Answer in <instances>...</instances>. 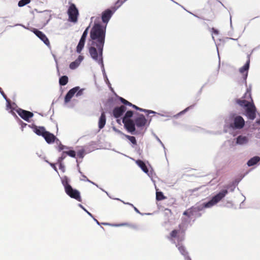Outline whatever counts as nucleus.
<instances>
[{"label":"nucleus","mask_w":260,"mask_h":260,"mask_svg":"<svg viewBox=\"0 0 260 260\" xmlns=\"http://www.w3.org/2000/svg\"><path fill=\"white\" fill-rule=\"evenodd\" d=\"M212 30H213V32L215 34H218V31L216 29H215L214 28H212Z\"/></svg>","instance_id":"nucleus-45"},{"label":"nucleus","mask_w":260,"mask_h":260,"mask_svg":"<svg viewBox=\"0 0 260 260\" xmlns=\"http://www.w3.org/2000/svg\"><path fill=\"white\" fill-rule=\"evenodd\" d=\"M67 155L66 151H63L62 153L61 156L58 158L57 162H62L63 159L66 157Z\"/></svg>","instance_id":"nucleus-32"},{"label":"nucleus","mask_w":260,"mask_h":260,"mask_svg":"<svg viewBox=\"0 0 260 260\" xmlns=\"http://www.w3.org/2000/svg\"><path fill=\"white\" fill-rule=\"evenodd\" d=\"M236 102L240 106L245 108L246 115L248 119L253 120L255 118L256 109L250 91L247 90L242 99H237Z\"/></svg>","instance_id":"nucleus-2"},{"label":"nucleus","mask_w":260,"mask_h":260,"mask_svg":"<svg viewBox=\"0 0 260 260\" xmlns=\"http://www.w3.org/2000/svg\"><path fill=\"white\" fill-rule=\"evenodd\" d=\"M62 184L64 188L66 193L71 198L74 199L79 202H82L80 192L77 189H73L67 180L62 181Z\"/></svg>","instance_id":"nucleus-4"},{"label":"nucleus","mask_w":260,"mask_h":260,"mask_svg":"<svg viewBox=\"0 0 260 260\" xmlns=\"http://www.w3.org/2000/svg\"><path fill=\"white\" fill-rule=\"evenodd\" d=\"M68 77L67 76H63L59 78V83L60 85L64 86L68 83Z\"/></svg>","instance_id":"nucleus-26"},{"label":"nucleus","mask_w":260,"mask_h":260,"mask_svg":"<svg viewBox=\"0 0 260 260\" xmlns=\"http://www.w3.org/2000/svg\"><path fill=\"white\" fill-rule=\"evenodd\" d=\"M33 131L35 133H36L38 136H41L42 137L44 136L46 131L45 128L43 126H34L33 127Z\"/></svg>","instance_id":"nucleus-22"},{"label":"nucleus","mask_w":260,"mask_h":260,"mask_svg":"<svg viewBox=\"0 0 260 260\" xmlns=\"http://www.w3.org/2000/svg\"><path fill=\"white\" fill-rule=\"evenodd\" d=\"M127 103H126V104L125 105L126 106H128L132 107V105H133V104H132L131 103L129 102L128 101H127Z\"/></svg>","instance_id":"nucleus-46"},{"label":"nucleus","mask_w":260,"mask_h":260,"mask_svg":"<svg viewBox=\"0 0 260 260\" xmlns=\"http://www.w3.org/2000/svg\"><path fill=\"white\" fill-rule=\"evenodd\" d=\"M79 87H75L70 89L64 98L65 103H68L71 101V99L73 98L76 92H77V91L79 90Z\"/></svg>","instance_id":"nucleus-17"},{"label":"nucleus","mask_w":260,"mask_h":260,"mask_svg":"<svg viewBox=\"0 0 260 260\" xmlns=\"http://www.w3.org/2000/svg\"><path fill=\"white\" fill-rule=\"evenodd\" d=\"M256 123H257V124H260V120H257L256 121Z\"/></svg>","instance_id":"nucleus-48"},{"label":"nucleus","mask_w":260,"mask_h":260,"mask_svg":"<svg viewBox=\"0 0 260 260\" xmlns=\"http://www.w3.org/2000/svg\"><path fill=\"white\" fill-rule=\"evenodd\" d=\"M119 100L120 101V102L123 104L124 105H125L126 104V103H127V101L125 99H123V98L122 97H120L119 98Z\"/></svg>","instance_id":"nucleus-39"},{"label":"nucleus","mask_w":260,"mask_h":260,"mask_svg":"<svg viewBox=\"0 0 260 260\" xmlns=\"http://www.w3.org/2000/svg\"><path fill=\"white\" fill-rule=\"evenodd\" d=\"M106 29V25L103 26L100 24L95 23L90 32V37L92 40L91 45L96 46V47L100 50L101 55L105 44Z\"/></svg>","instance_id":"nucleus-1"},{"label":"nucleus","mask_w":260,"mask_h":260,"mask_svg":"<svg viewBox=\"0 0 260 260\" xmlns=\"http://www.w3.org/2000/svg\"><path fill=\"white\" fill-rule=\"evenodd\" d=\"M166 199L163 193L161 191H157L156 193V199L157 201H161Z\"/></svg>","instance_id":"nucleus-29"},{"label":"nucleus","mask_w":260,"mask_h":260,"mask_svg":"<svg viewBox=\"0 0 260 260\" xmlns=\"http://www.w3.org/2000/svg\"><path fill=\"white\" fill-rule=\"evenodd\" d=\"M125 137L131 141L132 143L135 145L137 144V141L135 137L128 135H125Z\"/></svg>","instance_id":"nucleus-31"},{"label":"nucleus","mask_w":260,"mask_h":260,"mask_svg":"<svg viewBox=\"0 0 260 260\" xmlns=\"http://www.w3.org/2000/svg\"><path fill=\"white\" fill-rule=\"evenodd\" d=\"M80 95V93H79V92H78L77 94V95Z\"/></svg>","instance_id":"nucleus-52"},{"label":"nucleus","mask_w":260,"mask_h":260,"mask_svg":"<svg viewBox=\"0 0 260 260\" xmlns=\"http://www.w3.org/2000/svg\"><path fill=\"white\" fill-rule=\"evenodd\" d=\"M138 110L140 111H142V112H148V113H154L152 111L147 110H145V109H143L140 108L139 107V109H138Z\"/></svg>","instance_id":"nucleus-37"},{"label":"nucleus","mask_w":260,"mask_h":260,"mask_svg":"<svg viewBox=\"0 0 260 260\" xmlns=\"http://www.w3.org/2000/svg\"><path fill=\"white\" fill-rule=\"evenodd\" d=\"M89 27H87L85 30L84 31L81 38L79 41V42L76 48V51L78 53H80L82 50L83 49L84 44L86 38L87 37V34H88V30Z\"/></svg>","instance_id":"nucleus-10"},{"label":"nucleus","mask_w":260,"mask_h":260,"mask_svg":"<svg viewBox=\"0 0 260 260\" xmlns=\"http://www.w3.org/2000/svg\"><path fill=\"white\" fill-rule=\"evenodd\" d=\"M119 100L120 101V102L123 104L124 105H125L126 104V103H127V101L125 99H123V98L122 97H120L119 98Z\"/></svg>","instance_id":"nucleus-38"},{"label":"nucleus","mask_w":260,"mask_h":260,"mask_svg":"<svg viewBox=\"0 0 260 260\" xmlns=\"http://www.w3.org/2000/svg\"><path fill=\"white\" fill-rule=\"evenodd\" d=\"M132 107H133L134 108H135V109H136L137 110H138V109H139V107L135 105H132Z\"/></svg>","instance_id":"nucleus-47"},{"label":"nucleus","mask_w":260,"mask_h":260,"mask_svg":"<svg viewBox=\"0 0 260 260\" xmlns=\"http://www.w3.org/2000/svg\"><path fill=\"white\" fill-rule=\"evenodd\" d=\"M177 246L178 247V249L179 250L180 252L183 256H185L186 255H187V254H188L184 246H183L182 245H177Z\"/></svg>","instance_id":"nucleus-28"},{"label":"nucleus","mask_w":260,"mask_h":260,"mask_svg":"<svg viewBox=\"0 0 260 260\" xmlns=\"http://www.w3.org/2000/svg\"><path fill=\"white\" fill-rule=\"evenodd\" d=\"M182 225L181 224L179 225V230L175 229L173 230L170 234V237L169 239L170 240H173L174 238H179V234H184L185 231L184 230L181 229Z\"/></svg>","instance_id":"nucleus-15"},{"label":"nucleus","mask_w":260,"mask_h":260,"mask_svg":"<svg viewBox=\"0 0 260 260\" xmlns=\"http://www.w3.org/2000/svg\"><path fill=\"white\" fill-rule=\"evenodd\" d=\"M30 0H20L18 3V6L19 7H22L25 6L27 4L30 3Z\"/></svg>","instance_id":"nucleus-30"},{"label":"nucleus","mask_w":260,"mask_h":260,"mask_svg":"<svg viewBox=\"0 0 260 260\" xmlns=\"http://www.w3.org/2000/svg\"><path fill=\"white\" fill-rule=\"evenodd\" d=\"M64 149H68V147L66 146L63 145L61 144H60L58 147V150L59 151H61V150Z\"/></svg>","instance_id":"nucleus-34"},{"label":"nucleus","mask_w":260,"mask_h":260,"mask_svg":"<svg viewBox=\"0 0 260 260\" xmlns=\"http://www.w3.org/2000/svg\"><path fill=\"white\" fill-rule=\"evenodd\" d=\"M209 7L212 11H215L221 5V3L217 0H209L208 2Z\"/></svg>","instance_id":"nucleus-19"},{"label":"nucleus","mask_w":260,"mask_h":260,"mask_svg":"<svg viewBox=\"0 0 260 260\" xmlns=\"http://www.w3.org/2000/svg\"><path fill=\"white\" fill-rule=\"evenodd\" d=\"M125 224H126L125 223L122 224V225H125Z\"/></svg>","instance_id":"nucleus-54"},{"label":"nucleus","mask_w":260,"mask_h":260,"mask_svg":"<svg viewBox=\"0 0 260 260\" xmlns=\"http://www.w3.org/2000/svg\"><path fill=\"white\" fill-rule=\"evenodd\" d=\"M84 150H80L77 152V156L80 158H83L84 156Z\"/></svg>","instance_id":"nucleus-36"},{"label":"nucleus","mask_w":260,"mask_h":260,"mask_svg":"<svg viewBox=\"0 0 260 260\" xmlns=\"http://www.w3.org/2000/svg\"><path fill=\"white\" fill-rule=\"evenodd\" d=\"M248 142V139L245 136H239L237 138V143L239 144H244Z\"/></svg>","instance_id":"nucleus-25"},{"label":"nucleus","mask_w":260,"mask_h":260,"mask_svg":"<svg viewBox=\"0 0 260 260\" xmlns=\"http://www.w3.org/2000/svg\"><path fill=\"white\" fill-rule=\"evenodd\" d=\"M250 62V55H248L246 63L239 70L240 73L242 74L243 80L245 83L248 76V70L249 68Z\"/></svg>","instance_id":"nucleus-9"},{"label":"nucleus","mask_w":260,"mask_h":260,"mask_svg":"<svg viewBox=\"0 0 260 260\" xmlns=\"http://www.w3.org/2000/svg\"><path fill=\"white\" fill-rule=\"evenodd\" d=\"M193 209H194L193 207H191V208L187 209V210L183 212V215H185L188 217H190L191 216L193 215V212H194Z\"/></svg>","instance_id":"nucleus-27"},{"label":"nucleus","mask_w":260,"mask_h":260,"mask_svg":"<svg viewBox=\"0 0 260 260\" xmlns=\"http://www.w3.org/2000/svg\"><path fill=\"white\" fill-rule=\"evenodd\" d=\"M68 14L70 21L74 23L77 22L79 12L75 4L70 5L68 10Z\"/></svg>","instance_id":"nucleus-7"},{"label":"nucleus","mask_w":260,"mask_h":260,"mask_svg":"<svg viewBox=\"0 0 260 260\" xmlns=\"http://www.w3.org/2000/svg\"><path fill=\"white\" fill-rule=\"evenodd\" d=\"M136 163L145 173L148 172V169L143 161L138 159L136 161Z\"/></svg>","instance_id":"nucleus-23"},{"label":"nucleus","mask_w":260,"mask_h":260,"mask_svg":"<svg viewBox=\"0 0 260 260\" xmlns=\"http://www.w3.org/2000/svg\"><path fill=\"white\" fill-rule=\"evenodd\" d=\"M67 154L72 157L76 156V152L74 150H69L66 151Z\"/></svg>","instance_id":"nucleus-33"},{"label":"nucleus","mask_w":260,"mask_h":260,"mask_svg":"<svg viewBox=\"0 0 260 260\" xmlns=\"http://www.w3.org/2000/svg\"><path fill=\"white\" fill-rule=\"evenodd\" d=\"M26 123H23V125H22V126H26Z\"/></svg>","instance_id":"nucleus-51"},{"label":"nucleus","mask_w":260,"mask_h":260,"mask_svg":"<svg viewBox=\"0 0 260 260\" xmlns=\"http://www.w3.org/2000/svg\"><path fill=\"white\" fill-rule=\"evenodd\" d=\"M260 160V158L258 156H254L249 160L247 163V165L249 167L255 165Z\"/></svg>","instance_id":"nucleus-24"},{"label":"nucleus","mask_w":260,"mask_h":260,"mask_svg":"<svg viewBox=\"0 0 260 260\" xmlns=\"http://www.w3.org/2000/svg\"><path fill=\"white\" fill-rule=\"evenodd\" d=\"M185 260H191L190 257L188 255V254L185 256H184Z\"/></svg>","instance_id":"nucleus-43"},{"label":"nucleus","mask_w":260,"mask_h":260,"mask_svg":"<svg viewBox=\"0 0 260 260\" xmlns=\"http://www.w3.org/2000/svg\"><path fill=\"white\" fill-rule=\"evenodd\" d=\"M96 46L92 45L91 47L89 48V53L90 54L91 58L97 61L99 64H103V51H102V54L101 55V53L100 50L99 49H96L95 48Z\"/></svg>","instance_id":"nucleus-5"},{"label":"nucleus","mask_w":260,"mask_h":260,"mask_svg":"<svg viewBox=\"0 0 260 260\" xmlns=\"http://www.w3.org/2000/svg\"><path fill=\"white\" fill-rule=\"evenodd\" d=\"M18 114L24 120L29 122V118H32L34 114L29 111L19 109L17 110Z\"/></svg>","instance_id":"nucleus-11"},{"label":"nucleus","mask_w":260,"mask_h":260,"mask_svg":"<svg viewBox=\"0 0 260 260\" xmlns=\"http://www.w3.org/2000/svg\"><path fill=\"white\" fill-rule=\"evenodd\" d=\"M84 57L82 55H79L78 58L74 61L72 62L70 64V68L72 70L76 69L80 64L81 61L83 60Z\"/></svg>","instance_id":"nucleus-20"},{"label":"nucleus","mask_w":260,"mask_h":260,"mask_svg":"<svg viewBox=\"0 0 260 260\" xmlns=\"http://www.w3.org/2000/svg\"><path fill=\"white\" fill-rule=\"evenodd\" d=\"M245 125V121L241 116H237L234 119L233 123L230 124V126L234 129H241Z\"/></svg>","instance_id":"nucleus-8"},{"label":"nucleus","mask_w":260,"mask_h":260,"mask_svg":"<svg viewBox=\"0 0 260 260\" xmlns=\"http://www.w3.org/2000/svg\"><path fill=\"white\" fill-rule=\"evenodd\" d=\"M59 164V169L62 170L63 172H64L65 170V167L64 165L62 164V162H57Z\"/></svg>","instance_id":"nucleus-35"},{"label":"nucleus","mask_w":260,"mask_h":260,"mask_svg":"<svg viewBox=\"0 0 260 260\" xmlns=\"http://www.w3.org/2000/svg\"><path fill=\"white\" fill-rule=\"evenodd\" d=\"M116 9L113 8V10L110 9H107L104 11L102 14V19L104 23H107L109 21L110 19L112 17V15L115 11Z\"/></svg>","instance_id":"nucleus-12"},{"label":"nucleus","mask_w":260,"mask_h":260,"mask_svg":"<svg viewBox=\"0 0 260 260\" xmlns=\"http://www.w3.org/2000/svg\"><path fill=\"white\" fill-rule=\"evenodd\" d=\"M1 93L2 94V95L3 96V97L6 100V101L8 102H10V100L9 99H7V97L6 96V95L5 94L4 92L3 91V90L2 89V90H1L0 91Z\"/></svg>","instance_id":"nucleus-40"},{"label":"nucleus","mask_w":260,"mask_h":260,"mask_svg":"<svg viewBox=\"0 0 260 260\" xmlns=\"http://www.w3.org/2000/svg\"><path fill=\"white\" fill-rule=\"evenodd\" d=\"M33 32L34 34L38 37L47 46L50 45V42L47 38V37L46 36V35L43 33L42 31L37 29H34L33 30Z\"/></svg>","instance_id":"nucleus-16"},{"label":"nucleus","mask_w":260,"mask_h":260,"mask_svg":"<svg viewBox=\"0 0 260 260\" xmlns=\"http://www.w3.org/2000/svg\"><path fill=\"white\" fill-rule=\"evenodd\" d=\"M227 193L228 190L226 189L221 190L216 195L214 196L210 201L204 204V207L209 208L212 207L222 199Z\"/></svg>","instance_id":"nucleus-6"},{"label":"nucleus","mask_w":260,"mask_h":260,"mask_svg":"<svg viewBox=\"0 0 260 260\" xmlns=\"http://www.w3.org/2000/svg\"><path fill=\"white\" fill-rule=\"evenodd\" d=\"M126 110V108L124 105L116 107L114 108L112 111V115L115 118H118L123 114Z\"/></svg>","instance_id":"nucleus-13"},{"label":"nucleus","mask_w":260,"mask_h":260,"mask_svg":"<svg viewBox=\"0 0 260 260\" xmlns=\"http://www.w3.org/2000/svg\"><path fill=\"white\" fill-rule=\"evenodd\" d=\"M80 206L83 208L82 206L81 205H80Z\"/></svg>","instance_id":"nucleus-53"},{"label":"nucleus","mask_w":260,"mask_h":260,"mask_svg":"<svg viewBox=\"0 0 260 260\" xmlns=\"http://www.w3.org/2000/svg\"><path fill=\"white\" fill-rule=\"evenodd\" d=\"M134 209H135V210L136 211H137V212H139V210H138V209H137V208L134 207Z\"/></svg>","instance_id":"nucleus-49"},{"label":"nucleus","mask_w":260,"mask_h":260,"mask_svg":"<svg viewBox=\"0 0 260 260\" xmlns=\"http://www.w3.org/2000/svg\"><path fill=\"white\" fill-rule=\"evenodd\" d=\"M192 106H190V107H188L187 108H186L185 110H184L183 111H182L181 113H185V112H186L187 111H188V110L191 108Z\"/></svg>","instance_id":"nucleus-44"},{"label":"nucleus","mask_w":260,"mask_h":260,"mask_svg":"<svg viewBox=\"0 0 260 260\" xmlns=\"http://www.w3.org/2000/svg\"><path fill=\"white\" fill-rule=\"evenodd\" d=\"M106 122V117L105 112L103 111L99 120L98 126L99 128L101 129L105 125Z\"/></svg>","instance_id":"nucleus-21"},{"label":"nucleus","mask_w":260,"mask_h":260,"mask_svg":"<svg viewBox=\"0 0 260 260\" xmlns=\"http://www.w3.org/2000/svg\"><path fill=\"white\" fill-rule=\"evenodd\" d=\"M50 165L56 172H57V168L54 164L50 163Z\"/></svg>","instance_id":"nucleus-42"},{"label":"nucleus","mask_w":260,"mask_h":260,"mask_svg":"<svg viewBox=\"0 0 260 260\" xmlns=\"http://www.w3.org/2000/svg\"><path fill=\"white\" fill-rule=\"evenodd\" d=\"M134 113L132 111H127L122 118V122L124 124V128L126 131L132 134H135L136 127L133 120L131 119Z\"/></svg>","instance_id":"nucleus-3"},{"label":"nucleus","mask_w":260,"mask_h":260,"mask_svg":"<svg viewBox=\"0 0 260 260\" xmlns=\"http://www.w3.org/2000/svg\"><path fill=\"white\" fill-rule=\"evenodd\" d=\"M134 121L135 126L136 125L138 127H142L146 125L147 119L143 114H140L134 119Z\"/></svg>","instance_id":"nucleus-14"},{"label":"nucleus","mask_w":260,"mask_h":260,"mask_svg":"<svg viewBox=\"0 0 260 260\" xmlns=\"http://www.w3.org/2000/svg\"><path fill=\"white\" fill-rule=\"evenodd\" d=\"M116 121L117 123H120V119H117Z\"/></svg>","instance_id":"nucleus-50"},{"label":"nucleus","mask_w":260,"mask_h":260,"mask_svg":"<svg viewBox=\"0 0 260 260\" xmlns=\"http://www.w3.org/2000/svg\"><path fill=\"white\" fill-rule=\"evenodd\" d=\"M43 137L48 144L54 143L55 140L56 139V137L53 134L48 131H46Z\"/></svg>","instance_id":"nucleus-18"},{"label":"nucleus","mask_w":260,"mask_h":260,"mask_svg":"<svg viewBox=\"0 0 260 260\" xmlns=\"http://www.w3.org/2000/svg\"><path fill=\"white\" fill-rule=\"evenodd\" d=\"M82 177H83V179H82L81 180H83V181H88V182H91L87 178L86 176L84 175H82Z\"/></svg>","instance_id":"nucleus-41"}]
</instances>
